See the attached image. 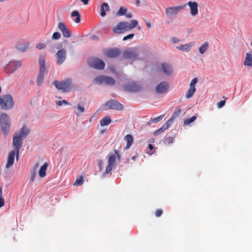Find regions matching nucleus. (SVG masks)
<instances>
[{"instance_id": "1", "label": "nucleus", "mask_w": 252, "mask_h": 252, "mask_svg": "<svg viewBox=\"0 0 252 252\" xmlns=\"http://www.w3.org/2000/svg\"><path fill=\"white\" fill-rule=\"evenodd\" d=\"M137 24L138 21L136 20H132L130 21V23L120 22L113 27L112 31L116 34H122L135 28L137 26Z\"/></svg>"}, {"instance_id": "2", "label": "nucleus", "mask_w": 252, "mask_h": 252, "mask_svg": "<svg viewBox=\"0 0 252 252\" xmlns=\"http://www.w3.org/2000/svg\"><path fill=\"white\" fill-rule=\"evenodd\" d=\"M0 126L3 134L7 135L10 131L11 122L10 116L5 112L0 113Z\"/></svg>"}, {"instance_id": "3", "label": "nucleus", "mask_w": 252, "mask_h": 252, "mask_svg": "<svg viewBox=\"0 0 252 252\" xmlns=\"http://www.w3.org/2000/svg\"><path fill=\"white\" fill-rule=\"evenodd\" d=\"M53 85L58 90H61L63 92H68L71 89L72 80L71 78H68L61 82L55 81L53 82Z\"/></svg>"}, {"instance_id": "4", "label": "nucleus", "mask_w": 252, "mask_h": 252, "mask_svg": "<svg viewBox=\"0 0 252 252\" xmlns=\"http://www.w3.org/2000/svg\"><path fill=\"white\" fill-rule=\"evenodd\" d=\"M0 106L4 110H10L14 107V101L10 94L3 95L0 96Z\"/></svg>"}, {"instance_id": "5", "label": "nucleus", "mask_w": 252, "mask_h": 252, "mask_svg": "<svg viewBox=\"0 0 252 252\" xmlns=\"http://www.w3.org/2000/svg\"><path fill=\"white\" fill-rule=\"evenodd\" d=\"M185 7V5L168 6L165 9V14L168 19L175 18Z\"/></svg>"}, {"instance_id": "6", "label": "nucleus", "mask_w": 252, "mask_h": 252, "mask_svg": "<svg viewBox=\"0 0 252 252\" xmlns=\"http://www.w3.org/2000/svg\"><path fill=\"white\" fill-rule=\"evenodd\" d=\"M120 155L117 150L115 151V154L110 155L108 158V165L106 167L105 172L103 174V176H105L106 174H111V171L113 167L116 165V159L120 160Z\"/></svg>"}, {"instance_id": "7", "label": "nucleus", "mask_w": 252, "mask_h": 252, "mask_svg": "<svg viewBox=\"0 0 252 252\" xmlns=\"http://www.w3.org/2000/svg\"><path fill=\"white\" fill-rule=\"evenodd\" d=\"M94 82L97 85H106L109 86L114 85L115 80L110 76L106 75H99L94 79Z\"/></svg>"}, {"instance_id": "8", "label": "nucleus", "mask_w": 252, "mask_h": 252, "mask_svg": "<svg viewBox=\"0 0 252 252\" xmlns=\"http://www.w3.org/2000/svg\"><path fill=\"white\" fill-rule=\"evenodd\" d=\"M22 63L20 60H12L9 62L4 67V71L6 73H13L21 67Z\"/></svg>"}, {"instance_id": "9", "label": "nucleus", "mask_w": 252, "mask_h": 252, "mask_svg": "<svg viewBox=\"0 0 252 252\" xmlns=\"http://www.w3.org/2000/svg\"><path fill=\"white\" fill-rule=\"evenodd\" d=\"M89 65L90 67L96 69L102 70L105 67V63L100 59L93 58L89 60Z\"/></svg>"}, {"instance_id": "10", "label": "nucleus", "mask_w": 252, "mask_h": 252, "mask_svg": "<svg viewBox=\"0 0 252 252\" xmlns=\"http://www.w3.org/2000/svg\"><path fill=\"white\" fill-rule=\"evenodd\" d=\"M15 48L21 52H26L30 49V43L29 41L24 39H20L16 43Z\"/></svg>"}, {"instance_id": "11", "label": "nucleus", "mask_w": 252, "mask_h": 252, "mask_svg": "<svg viewBox=\"0 0 252 252\" xmlns=\"http://www.w3.org/2000/svg\"><path fill=\"white\" fill-rule=\"evenodd\" d=\"M139 52L135 49H129L123 53V57L131 61H135L139 59Z\"/></svg>"}, {"instance_id": "12", "label": "nucleus", "mask_w": 252, "mask_h": 252, "mask_svg": "<svg viewBox=\"0 0 252 252\" xmlns=\"http://www.w3.org/2000/svg\"><path fill=\"white\" fill-rule=\"evenodd\" d=\"M198 82L197 78H194L190 82L189 86V89L187 91L185 97L187 99H189L192 97L195 94L196 89L195 87L196 84Z\"/></svg>"}, {"instance_id": "13", "label": "nucleus", "mask_w": 252, "mask_h": 252, "mask_svg": "<svg viewBox=\"0 0 252 252\" xmlns=\"http://www.w3.org/2000/svg\"><path fill=\"white\" fill-rule=\"evenodd\" d=\"M66 56L67 51L65 49L63 48L58 51V52L55 55L58 64H62L65 61L66 59Z\"/></svg>"}, {"instance_id": "14", "label": "nucleus", "mask_w": 252, "mask_h": 252, "mask_svg": "<svg viewBox=\"0 0 252 252\" xmlns=\"http://www.w3.org/2000/svg\"><path fill=\"white\" fill-rule=\"evenodd\" d=\"M159 72L161 74L171 76L173 74V70L171 65L164 63L161 64V67L159 68Z\"/></svg>"}, {"instance_id": "15", "label": "nucleus", "mask_w": 252, "mask_h": 252, "mask_svg": "<svg viewBox=\"0 0 252 252\" xmlns=\"http://www.w3.org/2000/svg\"><path fill=\"white\" fill-rule=\"evenodd\" d=\"M105 106L110 109L121 110L123 109L122 105L118 101L115 100H111L105 103Z\"/></svg>"}, {"instance_id": "16", "label": "nucleus", "mask_w": 252, "mask_h": 252, "mask_svg": "<svg viewBox=\"0 0 252 252\" xmlns=\"http://www.w3.org/2000/svg\"><path fill=\"white\" fill-rule=\"evenodd\" d=\"M23 139L19 136L14 134L13 137L12 144L14 149L12 151L19 153L20 148L22 147Z\"/></svg>"}, {"instance_id": "17", "label": "nucleus", "mask_w": 252, "mask_h": 252, "mask_svg": "<svg viewBox=\"0 0 252 252\" xmlns=\"http://www.w3.org/2000/svg\"><path fill=\"white\" fill-rule=\"evenodd\" d=\"M19 153H17V152L12 150L9 152L7 157V163L5 165L6 168L8 169L13 165L15 157H16L17 160H18Z\"/></svg>"}, {"instance_id": "18", "label": "nucleus", "mask_w": 252, "mask_h": 252, "mask_svg": "<svg viewBox=\"0 0 252 252\" xmlns=\"http://www.w3.org/2000/svg\"><path fill=\"white\" fill-rule=\"evenodd\" d=\"M187 5L189 8L190 14L195 17L198 14V4L195 1H189L187 3Z\"/></svg>"}, {"instance_id": "19", "label": "nucleus", "mask_w": 252, "mask_h": 252, "mask_svg": "<svg viewBox=\"0 0 252 252\" xmlns=\"http://www.w3.org/2000/svg\"><path fill=\"white\" fill-rule=\"evenodd\" d=\"M30 132V129L29 127L27 125H24L22 128L14 134L24 139L29 135Z\"/></svg>"}, {"instance_id": "20", "label": "nucleus", "mask_w": 252, "mask_h": 252, "mask_svg": "<svg viewBox=\"0 0 252 252\" xmlns=\"http://www.w3.org/2000/svg\"><path fill=\"white\" fill-rule=\"evenodd\" d=\"M58 29L62 32L63 37L69 38L71 36V33L67 28L66 26L62 22L58 24Z\"/></svg>"}, {"instance_id": "21", "label": "nucleus", "mask_w": 252, "mask_h": 252, "mask_svg": "<svg viewBox=\"0 0 252 252\" xmlns=\"http://www.w3.org/2000/svg\"><path fill=\"white\" fill-rule=\"evenodd\" d=\"M126 90L130 92H137L140 89V86L133 81H129L126 83L125 85Z\"/></svg>"}, {"instance_id": "22", "label": "nucleus", "mask_w": 252, "mask_h": 252, "mask_svg": "<svg viewBox=\"0 0 252 252\" xmlns=\"http://www.w3.org/2000/svg\"><path fill=\"white\" fill-rule=\"evenodd\" d=\"M168 89V83L165 81H162L159 83L156 87L155 90L158 94L165 93Z\"/></svg>"}, {"instance_id": "23", "label": "nucleus", "mask_w": 252, "mask_h": 252, "mask_svg": "<svg viewBox=\"0 0 252 252\" xmlns=\"http://www.w3.org/2000/svg\"><path fill=\"white\" fill-rule=\"evenodd\" d=\"M39 75L45 76L47 73V70L46 67V62L44 58L41 57L39 59Z\"/></svg>"}, {"instance_id": "24", "label": "nucleus", "mask_w": 252, "mask_h": 252, "mask_svg": "<svg viewBox=\"0 0 252 252\" xmlns=\"http://www.w3.org/2000/svg\"><path fill=\"white\" fill-rule=\"evenodd\" d=\"M173 119L171 118L168 120L166 123H165L161 127L155 131L154 134L156 135H158L160 133L163 132L166 129H167L173 123Z\"/></svg>"}, {"instance_id": "25", "label": "nucleus", "mask_w": 252, "mask_h": 252, "mask_svg": "<svg viewBox=\"0 0 252 252\" xmlns=\"http://www.w3.org/2000/svg\"><path fill=\"white\" fill-rule=\"evenodd\" d=\"M193 46L192 42H189L188 43H186L185 44H181L176 47V48L180 51L184 52H189L191 48Z\"/></svg>"}, {"instance_id": "26", "label": "nucleus", "mask_w": 252, "mask_h": 252, "mask_svg": "<svg viewBox=\"0 0 252 252\" xmlns=\"http://www.w3.org/2000/svg\"><path fill=\"white\" fill-rule=\"evenodd\" d=\"M120 52L117 49H110L105 51V56L109 58H115L119 55Z\"/></svg>"}, {"instance_id": "27", "label": "nucleus", "mask_w": 252, "mask_h": 252, "mask_svg": "<svg viewBox=\"0 0 252 252\" xmlns=\"http://www.w3.org/2000/svg\"><path fill=\"white\" fill-rule=\"evenodd\" d=\"M110 10L109 4L107 2H103L100 6V15L104 17L106 15V12Z\"/></svg>"}, {"instance_id": "28", "label": "nucleus", "mask_w": 252, "mask_h": 252, "mask_svg": "<svg viewBox=\"0 0 252 252\" xmlns=\"http://www.w3.org/2000/svg\"><path fill=\"white\" fill-rule=\"evenodd\" d=\"M124 139L126 142V145L125 149H128L133 144V138L131 134H127L125 136Z\"/></svg>"}, {"instance_id": "29", "label": "nucleus", "mask_w": 252, "mask_h": 252, "mask_svg": "<svg viewBox=\"0 0 252 252\" xmlns=\"http://www.w3.org/2000/svg\"><path fill=\"white\" fill-rule=\"evenodd\" d=\"M39 163H36L31 171V181L33 182L37 175V172L38 169Z\"/></svg>"}, {"instance_id": "30", "label": "nucleus", "mask_w": 252, "mask_h": 252, "mask_svg": "<svg viewBox=\"0 0 252 252\" xmlns=\"http://www.w3.org/2000/svg\"><path fill=\"white\" fill-rule=\"evenodd\" d=\"M48 166V164L47 162H45L40 168L38 172V175L40 177L43 178L45 176L46 174V170L47 167Z\"/></svg>"}, {"instance_id": "31", "label": "nucleus", "mask_w": 252, "mask_h": 252, "mask_svg": "<svg viewBox=\"0 0 252 252\" xmlns=\"http://www.w3.org/2000/svg\"><path fill=\"white\" fill-rule=\"evenodd\" d=\"M244 64L245 66H252V55L250 53H247L246 55Z\"/></svg>"}, {"instance_id": "32", "label": "nucleus", "mask_w": 252, "mask_h": 252, "mask_svg": "<svg viewBox=\"0 0 252 252\" xmlns=\"http://www.w3.org/2000/svg\"><path fill=\"white\" fill-rule=\"evenodd\" d=\"M209 49V43L205 42L203 43L199 48V52L201 54H204L206 51Z\"/></svg>"}, {"instance_id": "33", "label": "nucleus", "mask_w": 252, "mask_h": 252, "mask_svg": "<svg viewBox=\"0 0 252 252\" xmlns=\"http://www.w3.org/2000/svg\"><path fill=\"white\" fill-rule=\"evenodd\" d=\"M127 12V8L124 6H121L118 11L116 13L117 16H121L125 15Z\"/></svg>"}, {"instance_id": "34", "label": "nucleus", "mask_w": 252, "mask_h": 252, "mask_svg": "<svg viewBox=\"0 0 252 252\" xmlns=\"http://www.w3.org/2000/svg\"><path fill=\"white\" fill-rule=\"evenodd\" d=\"M111 122V118L109 117H105L100 120V123L102 126L108 125Z\"/></svg>"}, {"instance_id": "35", "label": "nucleus", "mask_w": 252, "mask_h": 252, "mask_svg": "<svg viewBox=\"0 0 252 252\" xmlns=\"http://www.w3.org/2000/svg\"><path fill=\"white\" fill-rule=\"evenodd\" d=\"M71 16L73 17H76L75 22L76 23H79L80 21V15L77 11H74L71 13Z\"/></svg>"}, {"instance_id": "36", "label": "nucleus", "mask_w": 252, "mask_h": 252, "mask_svg": "<svg viewBox=\"0 0 252 252\" xmlns=\"http://www.w3.org/2000/svg\"><path fill=\"white\" fill-rule=\"evenodd\" d=\"M44 75L38 74L36 79V83L38 86H41L42 85L44 80Z\"/></svg>"}, {"instance_id": "37", "label": "nucleus", "mask_w": 252, "mask_h": 252, "mask_svg": "<svg viewBox=\"0 0 252 252\" xmlns=\"http://www.w3.org/2000/svg\"><path fill=\"white\" fill-rule=\"evenodd\" d=\"M77 109L78 110V112H76V114L77 116H80L81 115V114L85 111L84 107L82 106L79 104L77 105Z\"/></svg>"}, {"instance_id": "38", "label": "nucleus", "mask_w": 252, "mask_h": 252, "mask_svg": "<svg viewBox=\"0 0 252 252\" xmlns=\"http://www.w3.org/2000/svg\"><path fill=\"white\" fill-rule=\"evenodd\" d=\"M196 119L195 116H193L191 118L186 119L184 121V125H188L194 122Z\"/></svg>"}, {"instance_id": "39", "label": "nucleus", "mask_w": 252, "mask_h": 252, "mask_svg": "<svg viewBox=\"0 0 252 252\" xmlns=\"http://www.w3.org/2000/svg\"><path fill=\"white\" fill-rule=\"evenodd\" d=\"M2 189L1 187H0V207H1L4 205V200L2 197Z\"/></svg>"}, {"instance_id": "40", "label": "nucleus", "mask_w": 252, "mask_h": 252, "mask_svg": "<svg viewBox=\"0 0 252 252\" xmlns=\"http://www.w3.org/2000/svg\"><path fill=\"white\" fill-rule=\"evenodd\" d=\"M46 44L43 42L38 43L36 45V48L38 50H42L46 47Z\"/></svg>"}, {"instance_id": "41", "label": "nucleus", "mask_w": 252, "mask_h": 252, "mask_svg": "<svg viewBox=\"0 0 252 252\" xmlns=\"http://www.w3.org/2000/svg\"><path fill=\"white\" fill-rule=\"evenodd\" d=\"M83 182H84V180H83V177H80L76 180L74 185L80 186L83 184Z\"/></svg>"}, {"instance_id": "42", "label": "nucleus", "mask_w": 252, "mask_h": 252, "mask_svg": "<svg viewBox=\"0 0 252 252\" xmlns=\"http://www.w3.org/2000/svg\"><path fill=\"white\" fill-rule=\"evenodd\" d=\"M163 117V115H161V116H159V117H156V118H155L152 119L151 121L153 123H157L158 122H159L160 121H161Z\"/></svg>"}, {"instance_id": "43", "label": "nucleus", "mask_w": 252, "mask_h": 252, "mask_svg": "<svg viewBox=\"0 0 252 252\" xmlns=\"http://www.w3.org/2000/svg\"><path fill=\"white\" fill-rule=\"evenodd\" d=\"M61 34L60 32H55L53 33V34L52 35V39L57 40V39H60L61 38Z\"/></svg>"}, {"instance_id": "44", "label": "nucleus", "mask_w": 252, "mask_h": 252, "mask_svg": "<svg viewBox=\"0 0 252 252\" xmlns=\"http://www.w3.org/2000/svg\"><path fill=\"white\" fill-rule=\"evenodd\" d=\"M56 103L58 106H61L63 104H65V105H68V102L66 100H63L62 101H60H60H57L56 102Z\"/></svg>"}, {"instance_id": "45", "label": "nucleus", "mask_w": 252, "mask_h": 252, "mask_svg": "<svg viewBox=\"0 0 252 252\" xmlns=\"http://www.w3.org/2000/svg\"><path fill=\"white\" fill-rule=\"evenodd\" d=\"M174 141V138L171 137H167L165 139V142L168 144L172 143Z\"/></svg>"}, {"instance_id": "46", "label": "nucleus", "mask_w": 252, "mask_h": 252, "mask_svg": "<svg viewBox=\"0 0 252 252\" xmlns=\"http://www.w3.org/2000/svg\"><path fill=\"white\" fill-rule=\"evenodd\" d=\"M134 35L133 33L129 34L126 36L124 37L123 40L126 41L127 39H131L134 37Z\"/></svg>"}, {"instance_id": "47", "label": "nucleus", "mask_w": 252, "mask_h": 252, "mask_svg": "<svg viewBox=\"0 0 252 252\" xmlns=\"http://www.w3.org/2000/svg\"><path fill=\"white\" fill-rule=\"evenodd\" d=\"M172 42L173 43H177L181 42V39L179 38H177V37H174L172 38Z\"/></svg>"}, {"instance_id": "48", "label": "nucleus", "mask_w": 252, "mask_h": 252, "mask_svg": "<svg viewBox=\"0 0 252 252\" xmlns=\"http://www.w3.org/2000/svg\"><path fill=\"white\" fill-rule=\"evenodd\" d=\"M225 101L224 100H221L218 103V108H220L222 107L225 104Z\"/></svg>"}, {"instance_id": "49", "label": "nucleus", "mask_w": 252, "mask_h": 252, "mask_svg": "<svg viewBox=\"0 0 252 252\" xmlns=\"http://www.w3.org/2000/svg\"><path fill=\"white\" fill-rule=\"evenodd\" d=\"M162 213V211L161 210H158L156 212V216L158 217H160Z\"/></svg>"}, {"instance_id": "50", "label": "nucleus", "mask_w": 252, "mask_h": 252, "mask_svg": "<svg viewBox=\"0 0 252 252\" xmlns=\"http://www.w3.org/2000/svg\"><path fill=\"white\" fill-rule=\"evenodd\" d=\"M125 16H126V17L127 19L132 18L133 16V14L131 12L127 13V12H126V14L125 15Z\"/></svg>"}, {"instance_id": "51", "label": "nucleus", "mask_w": 252, "mask_h": 252, "mask_svg": "<svg viewBox=\"0 0 252 252\" xmlns=\"http://www.w3.org/2000/svg\"><path fill=\"white\" fill-rule=\"evenodd\" d=\"M103 162L102 160H99L98 162V165L100 170H102L103 168Z\"/></svg>"}, {"instance_id": "52", "label": "nucleus", "mask_w": 252, "mask_h": 252, "mask_svg": "<svg viewBox=\"0 0 252 252\" xmlns=\"http://www.w3.org/2000/svg\"><path fill=\"white\" fill-rule=\"evenodd\" d=\"M109 69L112 72H115L116 71V68L113 65L110 66Z\"/></svg>"}, {"instance_id": "53", "label": "nucleus", "mask_w": 252, "mask_h": 252, "mask_svg": "<svg viewBox=\"0 0 252 252\" xmlns=\"http://www.w3.org/2000/svg\"><path fill=\"white\" fill-rule=\"evenodd\" d=\"M146 26L148 28H151L152 27V24L149 21H147L146 22Z\"/></svg>"}, {"instance_id": "54", "label": "nucleus", "mask_w": 252, "mask_h": 252, "mask_svg": "<svg viewBox=\"0 0 252 252\" xmlns=\"http://www.w3.org/2000/svg\"><path fill=\"white\" fill-rule=\"evenodd\" d=\"M80 0L84 5H87L89 3V1L90 0Z\"/></svg>"}, {"instance_id": "55", "label": "nucleus", "mask_w": 252, "mask_h": 252, "mask_svg": "<svg viewBox=\"0 0 252 252\" xmlns=\"http://www.w3.org/2000/svg\"><path fill=\"white\" fill-rule=\"evenodd\" d=\"M153 146L152 145V144H149V148L150 149V150H152L153 149Z\"/></svg>"}, {"instance_id": "56", "label": "nucleus", "mask_w": 252, "mask_h": 252, "mask_svg": "<svg viewBox=\"0 0 252 252\" xmlns=\"http://www.w3.org/2000/svg\"><path fill=\"white\" fill-rule=\"evenodd\" d=\"M140 0H136V5H139V4H140Z\"/></svg>"}, {"instance_id": "57", "label": "nucleus", "mask_w": 252, "mask_h": 252, "mask_svg": "<svg viewBox=\"0 0 252 252\" xmlns=\"http://www.w3.org/2000/svg\"><path fill=\"white\" fill-rule=\"evenodd\" d=\"M135 158H136V157L135 156H133L132 157V159L133 160H135Z\"/></svg>"}, {"instance_id": "58", "label": "nucleus", "mask_w": 252, "mask_h": 252, "mask_svg": "<svg viewBox=\"0 0 252 252\" xmlns=\"http://www.w3.org/2000/svg\"><path fill=\"white\" fill-rule=\"evenodd\" d=\"M149 153L150 155H152V153Z\"/></svg>"}, {"instance_id": "59", "label": "nucleus", "mask_w": 252, "mask_h": 252, "mask_svg": "<svg viewBox=\"0 0 252 252\" xmlns=\"http://www.w3.org/2000/svg\"><path fill=\"white\" fill-rule=\"evenodd\" d=\"M251 45H252V41Z\"/></svg>"}]
</instances>
